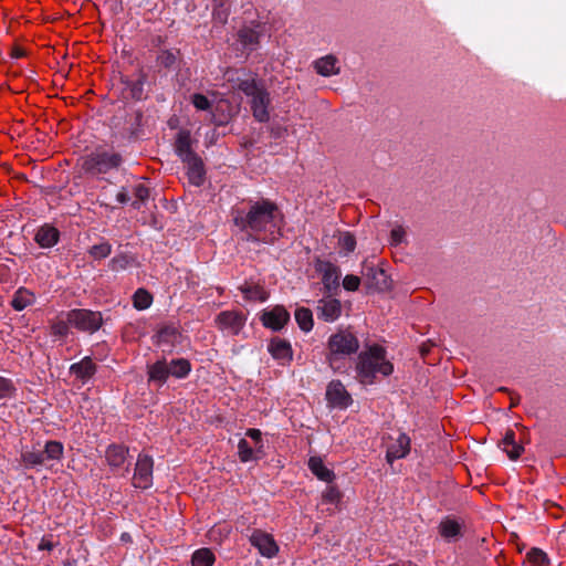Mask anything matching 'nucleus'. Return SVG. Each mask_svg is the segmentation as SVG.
Wrapping results in <instances>:
<instances>
[{"instance_id":"nucleus-1","label":"nucleus","mask_w":566,"mask_h":566,"mask_svg":"<svg viewBox=\"0 0 566 566\" xmlns=\"http://www.w3.org/2000/svg\"><path fill=\"white\" fill-rule=\"evenodd\" d=\"M277 206L262 199L250 205L248 211L237 210L234 212V224L247 232V240L272 243L277 239L276 218Z\"/></svg>"},{"instance_id":"nucleus-2","label":"nucleus","mask_w":566,"mask_h":566,"mask_svg":"<svg viewBox=\"0 0 566 566\" xmlns=\"http://www.w3.org/2000/svg\"><path fill=\"white\" fill-rule=\"evenodd\" d=\"M356 373L361 384L373 385L377 374L390 376L394 373V364L387 358V352L382 346L373 344L359 353Z\"/></svg>"},{"instance_id":"nucleus-3","label":"nucleus","mask_w":566,"mask_h":566,"mask_svg":"<svg viewBox=\"0 0 566 566\" xmlns=\"http://www.w3.org/2000/svg\"><path fill=\"white\" fill-rule=\"evenodd\" d=\"M237 87L250 97V107L255 120L259 123L269 122V106L271 104V97L268 90L254 77H238Z\"/></svg>"},{"instance_id":"nucleus-4","label":"nucleus","mask_w":566,"mask_h":566,"mask_svg":"<svg viewBox=\"0 0 566 566\" xmlns=\"http://www.w3.org/2000/svg\"><path fill=\"white\" fill-rule=\"evenodd\" d=\"M327 360L332 367L338 358L355 354L359 348L358 338L349 331L342 329L329 336Z\"/></svg>"},{"instance_id":"nucleus-5","label":"nucleus","mask_w":566,"mask_h":566,"mask_svg":"<svg viewBox=\"0 0 566 566\" xmlns=\"http://www.w3.org/2000/svg\"><path fill=\"white\" fill-rule=\"evenodd\" d=\"M120 164L122 157L119 154L96 150L83 158L82 168L85 172L101 175L118 168Z\"/></svg>"},{"instance_id":"nucleus-6","label":"nucleus","mask_w":566,"mask_h":566,"mask_svg":"<svg viewBox=\"0 0 566 566\" xmlns=\"http://www.w3.org/2000/svg\"><path fill=\"white\" fill-rule=\"evenodd\" d=\"M67 322L82 332L94 333L101 327L103 318L101 312L72 310L67 312Z\"/></svg>"},{"instance_id":"nucleus-7","label":"nucleus","mask_w":566,"mask_h":566,"mask_svg":"<svg viewBox=\"0 0 566 566\" xmlns=\"http://www.w3.org/2000/svg\"><path fill=\"white\" fill-rule=\"evenodd\" d=\"M245 316L237 311H223L216 317L217 327L227 335H238L245 324Z\"/></svg>"},{"instance_id":"nucleus-8","label":"nucleus","mask_w":566,"mask_h":566,"mask_svg":"<svg viewBox=\"0 0 566 566\" xmlns=\"http://www.w3.org/2000/svg\"><path fill=\"white\" fill-rule=\"evenodd\" d=\"M154 461L149 455L139 454L135 473L133 476V485L139 489H148L153 483Z\"/></svg>"},{"instance_id":"nucleus-9","label":"nucleus","mask_w":566,"mask_h":566,"mask_svg":"<svg viewBox=\"0 0 566 566\" xmlns=\"http://www.w3.org/2000/svg\"><path fill=\"white\" fill-rule=\"evenodd\" d=\"M250 543L259 553L268 558L274 557L279 552V546L272 535L261 531L254 530L250 536Z\"/></svg>"},{"instance_id":"nucleus-10","label":"nucleus","mask_w":566,"mask_h":566,"mask_svg":"<svg viewBox=\"0 0 566 566\" xmlns=\"http://www.w3.org/2000/svg\"><path fill=\"white\" fill-rule=\"evenodd\" d=\"M391 440L387 444L386 460L392 463L395 460L405 458L410 451V438L402 432H399L396 438L389 437Z\"/></svg>"},{"instance_id":"nucleus-11","label":"nucleus","mask_w":566,"mask_h":566,"mask_svg":"<svg viewBox=\"0 0 566 566\" xmlns=\"http://www.w3.org/2000/svg\"><path fill=\"white\" fill-rule=\"evenodd\" d=\"M364 275L368 289L385 292L391 287V281L384 269L367 266Z\"/></svg>"},{"instance_id":"nucleus-12","label":"nucleus","mask_w":566,"mask_h":566,"mask_svg":"<svg viewBox=\"0 0 566 566\" xmlns=\"http://www.w3.org/2000/svg\"><path fill=\"white\" fill-rule=\"evenodd\" d=\"M290 319L289 312L283 306H275L270 311H264L261 321L265 327L273 331H280Z\"/></svg>"},{"instance_id":"nucleus-13","label":"nucleus","mask_w":566,"mask_h":566,"mask_svg":"<svg viewBox=\"0 0 566 566\" xmlns=\"http://www.w3.org/2000/svg\"><path fill=\"white\" fill-rule=\"evenodd\" d=\"M326 398L333 406L339 408H346L352 402L349 394L339 380H334L328 385Z\"/></svg>"},{"instance_id":"nucleus-14","label":"nucleus","mask_w":566,"mask_h":566,"mask_svg":"<svg viewBox=\"0 0 566 566\" xmlns=\"http://www.w3.org/2000/svg\"><path fill=\"white\" fill-rule=\"evenodd\" d=\"M261 25H245L238 32V41L244 50L253 51L259 45V39L261 36Z\"/></svg>"},{"instance_id":"nucleus-15","label":"nucleus","mask_w":566,"mask_h":566,"mask_svg":"<svg viewBox=\"0 0 566 566\" xmlns=\"http://www.w3.org/2000/svg\"><path fill=\"white\" fill-rule=\"evenodd\" d=\"M187 167V177L191 185L199 187L205 181V166L200 157L195 156L192 158L182 161Z\"/></svg>"},{"instance_id":"nucleus-16","label":"nucleus","mask_w":566,"mask_h":566,"mask_svg":"<svg viewBox=\"0 0 566 566\" xmlns=\"http://www.w3.org/2000/svg\"><path fill=\"white\" fill-rule=\"evenodd\" d=\"M318 317L326 322L336 321L342 314V304L336 298H325L318 302Z\"/></svg>"},{"instance_id":"nucleus-17","label":"nucleus","mask_w":566,"mask_h":566,"mask_svg":"<svg viewBox=\"0 0 566 566\" xmlns=\"http://www.w3.org/2000/svg\"><path fill=\"white\" fill-rule=\"evenodd\" d=\"M314 69L317 74L329 77L338 75L340 73V66L338 65V59L333 54H327L317 59L314 62Z\"/></svg>"},{"instance_id":"nucleus-18","label":"nucleus","mask_w":566,"mask_h":566,"mask_svg":"<svg viewBox=\"0 0 566 566\" xmlns=\"http://www.w3.org/2000/svg\"><path fill=\"white\" fill-rule=\"evenodd\" d=\"M175 151L181 159V161L197 156V154L192 150V139L190 132L180 130L177 134L175 142Z\"/></svg>"},{"instance_id":"nucleus-19","label":"nucleus","mask_w":566,"mask_h":566,"mask_svg":"<svg viewBox=\"0 0 566 566\" xmlns=\"http://www.w3.org/2000/svg\"><path fill=\"white\" fill-rule=\"evenodd\" d=\"M70 370L77 379L85 384L96 373V365L91 357H84L81 361L73 364Z\"/></svg>"},{"instance_id":"nucleus-20","label":"nucleus","mask_w":566,"mask_h":566,"mask_svg":"<svg viewBox=\"0 0 566 566\" xmlns=\"http://www.w3.org/2000/svg\"><path fill=\"white\" fill-rule=\"evenodd\" d=\"M319 271L323 273L322 282L327 291L336 290L339 285L340 272L329 262L322 263Z\"/></svg>"},{"instance_id":"nucleus-21","label":"nucleus","mask_w":566,"mask_h":566,"mask_svg":"<svg viewBox=\"0 0 566 566\" xmlns=\"http://www.w3.org/2000/svg\"><path fill=\"white\" fill-rule=\"evenodd\" d=\"M502 450L507 454L511 460H516L523 453L524 448L515 440V432L507 430L500 443Z\"/></svg>"},{"instance_id":"nucleus-22","label":"nucleus","mask_w":566,"mask_h":566,"mask_svg":"<svg viewBox=\"0 0 566 566\" xmlns=\"http://www.w3.org/2000/svg\"><path fill=\"white\" fill-rule=\"evenodd\" d=\"M268 348L275 359L282 361H290L292 359L291 345L284 339L273 338Z\"/></svg>"},{"instance_id":"nucleus-23","label":"nucleus","mask_w":566,"mask_h":566,"mask_svg":"<svg viewBox=\"0 0 566 566\" xmlns=\"http://www.w3.org/2000/svg\"><path fill=\"white\" fill-rule=\"evenodd\" d=\"M462 525L459 521L446 517L439 524V533L447 541H455L461 536Z\"/></svg>"},{"instance_id":"nucleus-24","label":"nucleus","mask_w":566,"mask_h":566,"mask_svg":"<svg viewBox=\"0 0 566 566\" xmlns=\"http://www.w3.org/2000/svg\"><path fill=\"white\" fill-rule=\"evenodd\" d=\"M34 240L42 248H51L59 240V231L54 227L43 226L36 231Z\"/></svg>"},{"instance_id":"nucleus-25","label":"nucleus","mask_w":566,"mask_h":566,"mask_svg":"<svg viewBox=\"0 0 566 566\" xmlns=\"http://www.w3.org/2000/svg\"><path fill=\"white\" fill-rule=\"evenodd\" d=\"M308 468L312 473L321 481L331 483L335 479V473L329 470L318 457H312L308 460Z\"/></svg>"},{"instance_id":"nucleus-26","label":"nucleus","mask_w":566,"mask_h":566,"mask_svg":"<svg viewBox=\"0 0 566 566\" xmlns=\"http://www.w3.org/2000/svg\"><path fill=\"white\" fill-rule=\"evenodd\" d=\"M127 449L124 446L112 444L106 450V461L107 463L114 468H120L126 461Z\"/></svg>"},{"instance_id":"nucleus-27","label":"nucleus","mask_w":566,"mask_h":566,"mask_svg":"<svg viewBox=\"0 0 566 566\" xmlns=\"http://www.w3.org/2000/svg\"><path fill=\"white\" fill-rule=\"evenodd\" d=\"M35 301V296L33 292L25 287H20L15 291L12 300H11V306L15 311H22L25 307L32 305Z\"/></svg>"},{"instance_id":"nucleus-28","label":"nucleus","mask_w":566,"mask_h":566,"mask_svg":"<svg viewBox=\"0 0 566 566\" xmlns=\"http://www.w3.org/2000/svg\"><path fill=\"white\" fill-rule=\"evenodd\" d=\"M21 461L25 468H35L45 464V458L42 450H27L21 453Z\"/></svg>"},{"instance_id":"nucleus-29","label":"nucleus","mask_w":566,"mask_h":566,"mask_svg":"<svg viewBox=\"0 0 566 566\" xmlns=\"http://www.w3.org/2000/svg\"><path fill=\"white\" fill-rule=\"evenodd\" d=\"M149 380L164 384L169 376L168 364L159 360L148 368Z\"/></svg>"},{"instance_id":"nucleus-30","label":"nucleus","mask_w":566,"mask_h":566,"mask_svg":"<svg viewBox=\"0 0 566 566\" xmlns=\"http://www.w3.org/2000/svg\"><path fill=\"white\" fill-rule=\"evenodd\" d=\"M168 370L169 375H172L177 378H184L190 371V363L184 358L171 360L168 365Z\"/></svg>"},{"instance_id":"nucleus-31","label":"nucleus","mask_w":566,"mask_h":566,"mask_svg":"<svg viewBox=\"0 0 566 566\" xmlns=\"http://www.w3.org/2000/svg\"><path fill=\"white\" fill-rule=\"evenodd\" d=\"M295 321L304 332H310L313 328V315L308 308H297L295 311Z\"/></svg>"},{"instance_id":"nucleus-32","label":"nucleus","mask_w":566,"mask_h":566,"mask_svg":"<svg viewBox=\"0 0 566 566\" xmlns=\"http://www.w3.org/2000/svg\"><path fill=\"white\" fill-rule=\"evenodd\" d=\"M153 303L151 294L145 289H138L133 296V304L136 310L148 308Z\"/></svg>"},{"instance_id":"nucleus-33","label":"nucleus","mask_w":566,"mask_h":566,"mask_svg":"<svg viewBox=\"0 0 566 566\" xmlns=\"http://www.w3.org/2000/svg\"><path fill=\"white\" fill-rule=\"evenodd\" d=\"M214 562V555L209 548H201L192 555V566H211Z\"/></svg>"},{"instance_id":"nucleus-34","label":"nucleus","mask_w":566,"mask_h":566,"mask_svg":"<svg viewBox=\"0 0 566 566\" xmlns=\"http://www.w3.org/2000/svg\"><path fill=\"white\" fill-rule=\"evenodd\" d=\"M63 444L59 441H48L42 450L44 453L45 461L60 460L63 455Z\"/></svg>"},{"instance_id":"nucleus-35","label":"nucleus","mask_w":566,"mask_h":566,"mask_svg":"<svg viewBox=\"0 0 566 566\" xmlns=\"http://www.w3.org/2000/svg\"><path fill=\"white\" fill-rule=\"evenodd\" d=\"M526 557L528 566H549L547 555L539 548H532Z\"/></svg>"},{"instance_id":"nucleus-36","label":"nucleus","mask_w":566,"mask_h":566,"mask_svg":"<svg viewBox=\"0 0 566 566\" xmlns=\"http://www.w3.org/2000/svg\"><path fill=\"white\" fill-rule=\"evenodd\" d=\"M17 387L9 378L0 376V399H13L17 396Z\"/></svg>"},{"instance_id":"nucleus-37","label":"nucleus","mask_w":566,"mask_h":566,"mask_svg":"<svg viewBox=\"0 0 566 566\" xmlns=\"http://www.w3.org/2000/svg\"><path fill=\"white\" fill-rule=\"evenodd\" d=\"M112 252V247L108 242L95 244L90 249V254L94 259L101 260L107 258Z\"/></svg>"},{"instance_id":"nucleus-38","label":"nucleus","mask_w":566,"mask_h":566,"mask_svg":"<svg viewBox=\"0 0 566 566\" xmlns=\"http://www.w3.org/2000/svg\"><path fill=\"white\" fill-rule=\"evenodd\" d=\"M238 454L242 462H249L254 459V451L244 439H241L238 443Z\"/></svg>"},{"instance_id":"nucleus-39","label":"nucleus","mask_w":566,"mask_h":566,"mask_svg":"<svg viewBox=\"0 0 566 566\" xmlns=\"http://www.w3.org/2000/svg\"><path fill=\"white\" fill-rule=\"evenodd\" d=\"M212 20L216 24L224 25L228 21L229 9L226 6L212 4Z\"/></svg>"},{"instance_id":"nucleus-40","label":"nucleus","mask_w":566,"mask_h":566,"mask_svg":"<svg viewBox=\"0 0 566 566\" xmlns=\"http://www.w3.org/2000/svg\"><path fill=\"white\" fill-rule=\"evenodd\" d=\"M134 196L136 200L133 202L135 208H139L140 203H144L149 197V189L143 185L138 184L134 187Z\"/></svg>"},{"instance_id":"nucleus-41","label":"nucleus","mask_w":566,"mask_h":566,"mask_svg":"<svg viewBox=\"0 0 566 566\" xmlns=\"http://www.w3.org/2000/svg\"><path fill=\"white\" fill-rule=\"evenodd\" d=\"M338 244L344 252L350 253L356 248L355 237L349 232H346L339 237Z\"/></svg>"},{"instance_id":"nucleus-42","label":"nucleus","mask_w":566,"mask_h":566,"mask_svg":"<svg viewBox=\"0 0 566 566\" xmlns=\"http://www.w3.org/2000/svg\"><path fill=\"white\" fill-rule=\"evenodd\" d=\"M323 501L336 504L342 500V493L335 485H328L322 494Z\"/></svg>"},{"instance_id":"nucleus-43","label":"nucleus","mask_w":566,"mask_h":566,"mask_svg":"<svg viewBox=\"0 0 566 566\" xmlns=\"http://www.w3.org/2000/svg\"><path fill=\"white\" fill-rule=\"evenodd\" d=\"M176 61L177 55L172 51H161L157 57L158 64L166 69L174 66Z\"/></svg>"},{"instance_id":"nucleus-44","label":"nucleus","mask_w":566,"mask_h":566,"mask_svg":"<svg viewBox=\"0 0 566 566\" xmlns=\"http://www.w3.org/2000/svg\"><path fill=\"white\" fill-rule=\"evenodd\" d=\"M69 322L57 319L51 324V334L57 337H64L69 334Z\"/></svg>"},{"instance_id":"nucleus-45","label":"nucleus","mask_w":566,"mask_h":566,"mask_svg":"<svg viewBox=\"0 0 566 566\" xmlns=\"http://www.w3.org/2000/svg\"><path fill=\"white\" fill-rule=\"evenodd\" d=\"M191 103L198 111H208L211 107V103L207 96L200 93H196L191 96Z\"/></svg>"},{"instance_id":"nucleus-46","label":"nucleus","mask_w":566,"mask_h":566,"mask_svg":"<svg viewBox=\"0 0 566 566\" xmlns=\"http://www.w3.org/2000/svg\"><path fill=\"white\" fill-rule=\"evenodd\" d=\"M406 241V230L398 226L394 228L390 232V244L399 245Z\"/></svg>"},{"instance_id":"nucleus-47","label":"nucleus","mask_w":566,"mask_h":566,"mask_svg":"<svg viewBox=\"0 0 566 566\" xmlns=\"http://www.w3.org/2000/svg\"><path fill=\"white\" fill-rule=\"evenodd\" d=\"M242 292L244 293L245 297L249 300H260L264 301V292L259 286H249L242 289Z\"/></svg>"},{"instance_id":"nucleus-48","label":"nucleus","mask_w":566,"mask_h":566,"mask_svg":"<svg viewBox=\"0 0 566 566\" xmlns=\"http://www.w3.org/2000/svg\"><path fill=\"white\" fill-rule=\"evenodd\" d=\"M129 261L126 255H116L109 261V268L113 271H119L127 268Z\"/></svg>"},{"instance_id":"nucleus-49","label":"nucleus","mask_w":566,"mask_h":566,"mask_svg":"<svg viewBox=\"0 0 566 566\" xmlns=\"http://www.w3.org/2000/svg\"><path fill=\"white\" fill-rule=\"evenodd\" d=\"M360 284V279L356 275L348 274L343 280V286L347 291H356L358 290Z\"/></svg>"},{"instance_id":"nucleus-50","label":"nucleus","mask_w":566,"mask_h":566,"mask_svg":"<svg viewBox=\"0 0 566 566\" xmlns=\"http://www.w3.org/2000/svg\"><path fill=\"white\" fill-rule=\"evenodd\" d=\"M130 95L135 99H142L144 95V80L139 78L130 84Z\"/></svg>"},{"instance_id":"nucleus-51","label":"nucleus","mask_w":566,"mask_h":566,"mask_svg":"<svg viewBox=\"0 0 566 566\" xmlns=\"http://www.w3.org/2000/svg\"><path fill=\"white\" fill-rule=\"evenodd\" d=\"M116 201L118 203H127L129 201V195L126 188H120L116 193Z\"/></svg>"},{"instance_id":"nucleus-52","label":"nucleus","mask_w":566,"mask_h":566,"mask_svg":"<svg viewBox=\"0 0 566 566\" xmlns=\"http://www.w3.org/2000/svg\"><path fill=\"white\" fill-rule=\"evenodd\" d=\"M247 436L253 439L256 443L261 441V431L259 429H249Z\"/></svg>"},{"instance_id":"nucleus-53","label":"nucleus","mask_w":566,"mask_h":566,"mask_svg":"<svg viewBox=\"0 0 566 566\" xmlns=\"http://www.w3.org/2000/svg\"><path fill=\"white\" fill-rule=\"evenodd\" d=\"M53 547H54L53 543L50 541H45V539H42L41 543L39 544V549H41V551H44V549L51 551V549H53Z\"/></svg>"},{"instance_id":"nucleus-54","label":"nucleus","mask_w":566,"mask_h":566,"mask_svg":"<svg viewBox=\"0 0 566 566\" xmlns=\"http://www.w3.org/2000/svg\"><path fill=\"white\" fill-rule=\"evenodd\" d=\"M212 1V4H216V6H226L228 0H211Z\"/></svg>"},{"instance_id":"nucleus-55","label":"nucleus","mask_w":566,"mask_h":566,"mask_svg":"<svg viewBox=\"0 0 566 566\" xmlns=\"http://www.w3.org/2000/svg\"><path fill=\"white\" fill-rule=\"evenodd\" d=\"M101 196H102V197H104V199H103L104 205H105V206H108L109 203L106 201V192H105V191H104V192H102V195H101Z\"/></svg>"},{"instance_id":"nucleus-56","label":"nucleus","mask_w":566,"mask_h":566,"mask_svg":"<svg viewBox=\"0 0 566 566\" xmlns=\"http://www.w3.org/2000/svg\"><path fill=\"white\" fill-rule=\"evenodd\" d=\"M517 402H518V399H514V398H512L511 407L516 406V405H517Z\"/></svg>"},{"instance_id":"nucleus-57","label":"nucleus","mask_w":566,"mask_h":566,"mask_svg":"<svg viewBox=\"0 0 566 566\" xmlns=\"http://www.w3.org/2000/svg\"><path fill=\"white\" fill-rule=\"evenodd\" d=\"M427 353H428V349H427V348H424V347H422V348H421V354H422V355H426Z\"/></svg>"}]
</instances>
